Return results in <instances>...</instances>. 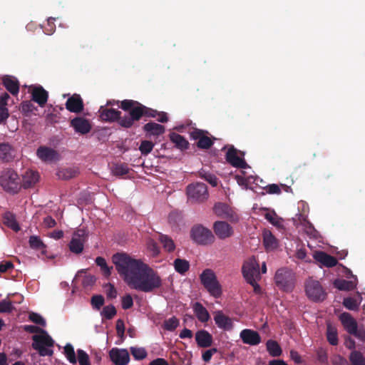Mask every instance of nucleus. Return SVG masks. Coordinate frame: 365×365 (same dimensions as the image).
Instances as JSON below:
<instances>
[{"label": "nucleus", "instance_id": "f257e3e1", "mask_svg": "<svg viewBox=\"0 0 365 365\" xmlns=\"http://www.w3.org/2000/svg\"><path fill=\"white\" fill-rule=\"evenodd\" d=\"M112 261L130 288L147 293L162 286V279L158 273L140 260L125 253H116L113 255Z\"/></svg>", "mask_w": 365, "mask_h": 365}, {"label": "nucleus", "instance_id": "f03ea898", "mask_svg": "<svg viewBox=\"0 0 365 365\" xmlns=\"http://www.w3.org/2000/svg\"><path fill=\"white\" fill-rule=\"evenodd\" d=\"M120 108L128 112V115L120 120L121 127L130 128L142 117L155 118L159 112L148 108L134 100L125 99L120 102Z\"/></svg>", "mask_w": 365, "mask_h": 365}, {"label": "nucleus", "instance_id": "7ed1b4c3", "mask_svg": "<svg viewBox=\"0 0 365 365\" xmlns=\"http://www.w3.org/2000/svg\"><path fill=\"white\" fill-rule=\"evenodd\" d=\"M120 108L128 112V115L120 120L121 127L130 128L142 117L155 118L159 112L148 108L134 100L125 99L120 102Z\"/></svg>", "mask_w": 365, "mask_h": 365}, {"label": "nucleus", "instance_id": "20e7f679", "mask_svg": "<svg viewBox=\"0 0 365 365\" xmlns=\"http://www.w3.org/2000/svg\"><path fill=\"white\" fill-rule=\"evenodd\" d=\"M0 185L6 192L16 194L21 187V180L15 170L6 169L1 173Z\"/></svg>", "mask_w": 365, "mask_h": 365}, {"label": "nucleus", "instance_id": "39448f33", "mask_svg": "<svg viewBox=\"0 0 365 365\" xmlns=\"http://www.w3.org/2000/svg\"><path fill=\"white\" fill-rule=\"evenodd\" d=\"M200 279L202 284L211 296L218 298L222 295V287L212 269L203 270L200 275Z\"/></svg>", "mask_w": 365, "mask_h": 365}, {"label": "nucleus", "instance_id": "423d86ee", "mask_svg": "<svg viewBox=\"0 0 365 365\" xmlns=\"http://www.w3.org/2000/svg\"><path fill=\"white\" fill-rule=\"evenodd\" d=\"M274 282L279 289L286 292H290L294 288V273L288 269H279L274 276Z\"/></svg>", "mask_w": 365, "mask_h": 365}, {"label": "nucleus", "instance_id": "0eeeda50", "mask_svg": "<svg viewBox=\"0 0 365 365\" xmlns=\"http://www.w3.org/2000/svg\"><path fill=\"white\" fill-rule=\"evenodd\" d=\"M187 199L191 202L201 203L207 200L209 192L207 187L202 182H194L186 187Z\"/></svg>", "mask_w": 365, "mask_h": 365}, {"label": "nucleus", "instance_id": "6e6552de", "mask_svg": "<svg viewBox=\"0 0 365 365\" xmlns=\"http://www.w3.org/2000/svg\"><path fill=\"white\" fill-rule=\"evenodd\" d=\"M32 339L34 341L32 347L38 351L40 356H45L53 354V350L47 347H52L54 341L48 334L34 335Z\"/></svg>", "mask_w": 365, "mask_h": 365}, {"label": "nucleus", "instance_id": "1a4fd4ad", "mask_svg": "<svg viewBox=\"0 0 365 365\" xmlns=\"http://www.w3.org/2000/svg\"><path fill=\"white\" fill-rule=\"evenodd\" d=\"M305 292L307 297L313 302H322L326 299L327 293L319 282L309 279L305 283Z\"/></svg>", "mask_w": 365, "mask_h": 365}, {"label": "nucleus", "instance_id": "9d476101", "mask_svg": "<svg viewBox=\"0 0 365 365\" xmlns=\"http://www.w3.org/2000/svg\"><path fill=\"white\" fill-rule=\"evenodd\" d=\"M190 235L196 243L202 245L211 244L215 238L209 229L200 225L193 226L191 230Z\"/></svg>", "mask_w": 365, "mask_h": 365}, {"label": "nucleus", "instance_id": "9b49d317", "mask_svg": "<svg viewBox=\"0 0 365 365\" xmlns=\"http://www.w3.org/2000/svg\"><path fill=\"white\" fill-rule=\"evenodd\" d=\"M209 133L207 130L195 128L190 133V138L195 140H197L196 145L197 147L200 149H208L212 147L214 144V140L207 136Z\"/></svg>", "mask_w": 365, "mask_h": 365}, {"label": "nucleus", "instance_id": "f8f14e48", "mask_svg": "<svg viewBox=\"0 0 365 365\" xmlns=\"http://www.w3.org/2000/svg\"><path fill=\"white\" fill-rule=\"evenodd\" d=\"M246 280H252L259 277V265L255 257L249 258L242 267Z\"/></svg>", "mask_w": 365, "mask_h": 365}, {"label": "nucleus", "instance_id": "ddd939ff", "mask_svg": "<svg viewBox=\"0 0 365 365\" xmlns=\"http://www.w3.org/2000/svg\"><path fill=\"white\" fill-rule=\"evenodd\" d=\"M213 211L219 217L227 219L232 222H236L239 220V217L235 212L229 205L223 202L215 203Z\"/></svg>", "mask_w": 365, "mask_h": 365}, {"label": "nucleus", "instance_id": "4468645a", "mask_svg": "<svg viewBox=\"0 0 365 365\" xmlns=\"http://www.w3.org/2000/svg\"><path fill=\"white\" fill-rule=\"evenodd\" d=\"M239 153L244 155L243 153L237 150L232 145L226 153L225 159L233 167L245 169L249 166L243 158L238 156Z\"/></svg>", "mask_w": 365, "mask_h": 365}, {"label": "nucleus", "instance_id": "2eb2a0df", "mask_svg": "<svg viewBox=\"0 0 365 365\" xmlns=\"http://www.w3.org/2000/svg\"><path fill=\"white\" fill-rule=\"evenodd\" d=\"M100 118L102 121L104 122H115L117 121L118 123L121 126L120 120L123 119L126 115L121 117V112L114 109V108H108L106 106H101L98 110Z\"/></svg>", "mask_w": 365, "mask_h": 365}, {"label": "nucleus", "instance_id": "dca6fc26", "mask_svg": "<svg viewBox=\"0 0 365 365\" xmlns=\"http://www.w3.org/2000/svg\"><path fill=\"white\" fill-rule=\"evenodd\" d=\"M109 356L115 365H127L130 361L129 353L125 349L113 348Z\"/></svg>", "mask_w": 365, "mask_h": 365}, {"label": "nucleus", "instance_id": "f3484780", "mask_svg": "<svg viewBox=\"0 0 365 365\" xmlns=\"http://www.w3.org/2000/svg\"><path fill=\"white\" fill-rule=\"evenodd\" d=\"M213 230L219 239L225 240L234 234L233 228L226 222L216 221L213 225Z\"/></svg>", "mask_w": 365, "mask_h": 365}, {"label": "nucleus", "instance_id": "a211bd4d", "mask_svg": "<svg viewBox=\"0 0 365 365\" xmlns=\"http://www.w3.org/2000/svg\"><path fill=\"white\" fill-rule=\"evenodd\" d=\"M70 125L74 129L75 132L81 135L88 133L91 130L90 121L83 117H76L70 122Z\"/></svg>", "mask_w": 365, "mask_h": 365}, {"label": "nucleus", "instance_id": "6ab92c4d", "mask_svg": "<svg viewBox=\"0 0 365 365\" xmlns=\"http://www.w3.org/2000/svg\"><path fill=\"white\" fill-rule=\"evenodd\" d=\"M240 336L244 344L250 346H255L261 342V336L255 330L245 329L241 331Z\"/></svg>", "mask_w": 365, "mask_h": 365}, {"label": "nucleus", "instance_id": "aec40b11", "mask_svg": "<svg viewBox=\"0 0 365 365\" xmlns=\"http://www.w3.org/2000/svg\"><path fill=\"white\" fill-rule=\"evenodd\" d=\"M214 321L217 327L222 330L230 331L233 328L232 319L222 311H217L214 313Z\"/></svg>", "mask_w": 365, "mask_h": 365}, {"label": "nucleus", "instance_id": "412c9836", "mask_svg": "<svg viewBox=\"0 0 365 365\" xmlns=\"http://www.w3.org/2000/svg\"><path fill=\"white\" fill-rule=\"evenodd\" d=\"M36 155L43 162L58 160L59 158V154L56 150L46 146H40L36 150Z\"/></svg>", "mask_w": 365, "mask_h": 365}, {"label": "nucleus", "instance_id": "4be33fe9", "mask_svg": "<svg viewBox=\"0 0 365 365\" xmlns=\"http://www.w3.org/2000/svg\"><path fill=\"white\" fill-rule=\"evenodd\" d=\"M83 231L78 230L73 236L68 246L71 252L78 255L83 250L84 239Z\"/></svg>", "mask_w": 365, "mask_h": 365}, {"label": "nucleus", "instance_id": "5701e85b", "mask_svg": "<svg viewBox=\"0 0 365 365\" xmlns=\"http://www.w3.org/2000/svg\"><path fill=\"white\" fill-rule=\"evenodd\" d=\"M31 99L38 104L40 107H43L46 104L48 98V93L41 86H35L31 92Z\"/></svg>", "mask_w": 365, "mask_h": 365}, {"label": "nucleus", "instance_id": "b1692460", "mask_svg": "<svg viewBox=\"0 0 365 365\" xmlns=\"http://www.w3.org/2000/svg\"><path fill=\"white\" fill-rule=\"evenodd\" d=\"M66 108L72 113H81L83 110V102L80 95L73 94L66 102Z\"/></svg>", "mask_w": 365, "mask_h": 365}, {"label": "nucleus", "instance_id": "393cba45", "mask_svg": "<svg viewBox=\"0 0 365 365\" xmlns=\"http://www.w3.org/2000/svg\"><path fill=\"white\" fill-rule=\"evenodd\" d=\"M313 257L316 261L327 267H333L336 266L338 262L337 259L334 257L323 251L315 252Z\"/></svg>", "mask_w": 365, "mask_h": 365}, {"label": "nucleus", "instance_id": "a878e982", "mask_svg": "<svg viewBox=\"0 0 365 365\" xmlns=\"http://www.w3.org/2000/svg\"><path fill=\"white\" fill-rule=\"evenodd\" d=\"M2 84L6 89L13 96H16L19 92V82L18 79L9 75H6L2 78Z\"/></svg>", "mask_w": 365, "mask_h": 365}, {"label": "nucleus", "instance_id": "bb28decb", "mask_svg": "<svg viewBox=\"0 0 365 365\" xmlns=\"http://www.w3.org/2000/svg\"><path fill=\"white\" fill-rule=\"evenodd\" d=\"M195 341L198 346L207 348L212 344L213 339L211 334L206 330L202 329L196 332Z\"/></svg>", "mask_w": 365, "mask_h": 365}, {"label": "nucleus", "instance_id": "cd10ccee", "mask_svg": "<svg viewBox=\"0 0 365 365\" xmlns=\"http://www.w3.org/2000/svg\"><path fill=\"white\" fill-rule=\"evenodd\" d=\"M339 319L349 334H352L356 331L357 323L349 313L344 312L341 314Z\"/></svg>", "mask_w": 365, "mask_h": 365}, {"label": "nucleus", "instance_id": "c85d7f7f", "mask_svg": "<svg viewBox=\"0 0 365 365\" xmlns=\"http://www.w3.org/2000/svg\"><path fill=\"white\" fill-rule=\"evenodd\" d=\"M39 175L38 172L31 170H26L22 176L21 187L27 189L34 186L38 181Z\"/></svg>", "mask_w": 365, "mask_h": 365}, {"label": "nucleus", "instance_id": "c756f323", "mask_svg": "<svg viewBox=\"0 0 365 365\" xmlns=\"http://www.w3.org/2000/svg\"><path fill=\"white\" fill-rule=\"evenodd\" d=\"M192 309L196 317L200 322H207L210 319L208 311L200 302H195L192 305Z\"/></svg>", "mask_w": 365, "mask_h": 365}, {"label": "nucleus", "instance_id": "7c9ffc66", "mask_svg": "<svg viewBox=\"0 0 365 365\" xmlns=\"http://www.w3.org/2000/svg\"><path fill=\"white\" fill-rule=\"evenodd\" d=\"M143 130L147 135L159 136L165 133V128L164 125L151 121L145 124Z\"/></svg>", "mask_w": 365, "mask_h": 365}, {"label": "nucleus", "instance_id": "2f4dec72", "mask_svg": "<svg viewBox=\"0 0 365 365\" xmlns=\"http://www.w3.org/2000/svg\"><path fill=\"white\" fill-rule=\"evenodd\" d=\"M14 157V149L8 143H0V160L4 162H9Z\"/></svg>", "mask_w": 365, "mask_h": 365}, {"label": "nucleus", "instance_id": "473e14b6", "mask_svg": "<svg viewBox=\"0 0 365 365\" xmlns=\"http://www.w3.org/2000/svg\"><path fill=\"white\" fill-rule=\"evenodd\" d=\"M169 138L170 141L175 144L176 148L182 151L188 149L190 143L182 135L176 133H171Z\"/></svg>", "mask_w": 365, "mask_h": 365}, {"label": "nucleus", "instance_id": "72a5a7b5", "mask_svg": "<svg viewBox=\"0 0 365 365\" xmlns=\"http://www.w3.org/2000/svg\"><path fill=\"white\" fill-rule=\"evenodd\" d=\"M351 280L345 279L338 280L335 282V286L339 290L350 291L356 288L357 284V277L354 274H351Z\"/></svg>", "mask_w": 365, "mask_h": 365}, {"label": "nucleus", "instance_id": "f704fd0d", "mask_svg": "<svg viewBox=\"0 0 365 365\" xmlns=\"http://www.w3.org/2000/svg\"><path fill=\"white\" fill-rule=\"evenodd\" d=\"M4 223L15 232L20 230V227L16 221V216L11 212H6L3 215Z\"/></svg>", "mask_w": 365, "mask_h": 365}, {"label": "nucleus", "instance_id": "c9c22d12", "mask_svg": "<svg viewBox=\"0 0 365 365\" xmlns=\"http://www.w3.org/2000/svg\"><path fill=\"white\" fill-rule=\"evenodd\" d=\"M267 351L272 357L280 356L282 349L277 341L269 339L266 343Z\"/></svg>", "mask_w": 365, "mask_h": 365}, {"label": "nucleus", "instance_id": "e433bc0d", "mask_svg": "<svg viewBox=\"0 0 365 365\" xmlns=\"http://www.w3.org/2000/svg\"><path fill=\"white\" fill-rule=\"evenodd\" d=\"M158 240L162 244L163 249L168 252H172L175 250V245L170 237L159 233Z\"/></svg>", "mask_w": 365, "mask_h": 365}, {"label": "nucleus", "instance_id": "4c0bfd02", "mask_svg": "<svg viewBox=\"0 0 365 365\" xmlns=\"http://www.w3.org/2000/svg\"><path fill=\"white\" fill-rule=\"evenodd\" d=\"M349 365H365V356L358 350L351 351L349 355Z\"/></svg>", "mask_w": 365, "mask_h": 365}, {"label": "nucleus", "instance_id": "58836bf2", "mask_svg": "<svg viewBox=\"0 0 365 365\" xmlns=\"http://www.w3.org/2000/svg\"><path fill=\"white\" fill-rule=\"evenodd\" d=\"M263 243L266 250H274L277 247V239L269 231L264 232Z\"/></svg>", "mask_w": 365, "mask_h": 365}, {"label": "nucleus", "instance_id": "ea45409f", "mask_svg": "<svg viewBox=\"0 0 365 365\" xmlns=\"http://www.w3.org/2000/svg\"><path fill=\"white\" fill-rule=\"evenodd\" d=\"M173 265L177 272L184 274L190 269V263L185 259L177 258L174 260Z\"/></svg>", "mask_w": 365, "mask_h": 365}, {"label": "nucleus", "instance_id": "a19ab883", "mask_svg": "<svg viewBox=\"0 0 365 365\" xmlns=\"http://www.w3.org/2000/svg\"><path fill=\"white\" fill-rule=\"evenodd\" d=\"M78 173V169L74 168H68L58 170L57 173V175L60 179L70 180L77 176Z\"/></svg>", "mask_w": 365, "mask_h": 365}, {"label": "nucleus", "instance_id": "79ce46f5", "mask_svg": "<svg viewBox=\"0 0 365 365\" xmlns=\"http://www.w3.org/2000/svg\"><path fill=\"white\" fill-rule=\"evenodd\" d=\"M198 175L200 178L204 179L207 182H209L212 187H216L218 184L217 178L215 174L212 173H210L202 169L198 172Z\"/></svg>", "mask_w": 365, "mask_h": 365}, {"label": "nucleus", "instance_id": "37998d69", "mask_svg": "<svg viewBox=\"0 0 365 365\" xmlns=\"http://www.w3.org/2000/svg\"><path fill=\"white\" fill-rule=\"evenodd\" d=\"M29 243L31 248L40 250L42 253H44L46 246L39 237L36 235L31 236L29 237Z\"/></svg>", "mask_w": 365, "mask_h": 365}, {"label": "nucleus", "instance_id": "c03bdc74", "mask_svg": "<svg viewBox=\"0 0 365 365\" xmlns=\"http://www.w3.org/2000/svg\"><path fill=\"white\" fill-rule=\"evenodd\" d=\"M327 339L331 345L336 346L339 343L337 330L331 324L327 325Z\"/></svg>", "mask_w": 365, "mask_h": 365}, {"label": "nucleus", "instance_id": "a18cd8bd", "mask_svg": "<svg viewBox=\"0 0 365 365\" xmlns=\"http://www.w3.org/2000/svg\"><path fill=\"white\" fill-rule=\"evenodd\" d=\"M358 298L359 299L353 297L344 298L343 301V305L349 310H357L361 300V297L358 295Z\"/></svg>", "mask_w": 365, "mask_h": 365}, {"label": "nucleus", "instance_id": "49530a36", "mask_svg": "<svg viewBox=\"0 0 365 365\" xmlns=\"http://www.w3.org/2000/svg\"><path fill=\"white\" fill-rule=\"evenodd\" d=\"M96 264L101 267V270L106 277H108L111 274L112 267H108L106 259L102 257H97L96 259Z\"/></svg>", "mask_w": 365, "mask_h": 365}, {"label": "nucleus", "instance_id": "de8ad7c7", "mask_svg": "<svg viewBox=\"0 0 365 365\" xmlns=\"http://www.w3.org/2000/svg\"><path fill=\"white\" fill-rule=\"evenodd\" d=\"M130 351L135 360H142L148 356L147 351L143 347L131 346Z\"/></svg>", "mask_w": 365, "mask_h": 365}, {"label": "nucleus", "instance_id": "09e8293b", "mask_svg": "<svg viewBox=\"0 0 365 365\" xmlns=\"http://www.w3.org/2000/svg\"><path fill=\"white\" fill-rule=\"evenodd\" d=\"M178 325L179 320L176 317H173L164 321L163 327L165 330L173 331L178 327Z\"/></svg>", "mask_w": 365, "mask_h": 365}, {"label": "nucleus", "instance_id": "8fccbe9b", "mask_svg": "<svg viewBox=\"0 0 365 365\" xmlns=\"http://www.w3.org/2000/svg\"><path fill=\"white\" fill-rule=\"evenodd\" d=\"M64 354L70 363L75 364L77 362L74 349L71 344H67L64 346Z\"/></svg>", "mask_w": 365, "mask_h": 365}, {"label": "nucleus", "instance_id": "3c124183", "mask_svg": "<svg viewBox=\"0 0 365 365\" xmlns=\"http://www.w3.org/2000/svg\"><path fill=\"white\" fill-rule=\"evenodd\" d=\"M154 143L150 140H142L139 147V150L143 155L149 154L154 147Z\"/></svg>", "mask_w": 365, "mask_h": 365}, {"label": "nucleus", "instance_id": "603ef678", "mask_svg": "<svg viewBox=\"0 0 365 365\" xmlns=\"http://www.w3.org/2000/svg\"><path fill=\"white\" fill-rule=\"evenodd\" d=\"M15 309L12 302L4 299L0 301V314L1 313H11Z\"/></svg>", "mask_w": 365, "mask_h": 365}, {"label": "nucleus", "instance_id": "864d4df0", "mask_svg": "<svg viewBox=\"0 0 365 365\" xmlns=\"http://www.w3.org/2000/svg\"><path fill=\"white\" fill-rule=\"evenodd\" d=\"M113 173L115 176H123L129 172V168L125 163L116 164L113 168Z\"/></svg>", "mask_w": 365, "mask_h": 365}, {"label": "nucleus", "instance_id": "5fc2aeb1", "mask_svg": "<svg viewBox=\"0 0 365 365\" xmlns=\"http://www.w3.org/2000/svg\"><path fill=\"white\" fill-rule=\"evenodd\" d=\"M117 311L113 305H108L103 307L101 314L106 319H111L116 314Z\"/></svg>", "mask_w": 365, "mask_h": 365}, {"label": "nucleus", "instance_id": "6e6d98bb", "mask_svg": "<svg viewBox=\"0 0 365 365\" xmlns=\"http://www.w3.org/2000/svg\"><path fill=\"white\" fill-rule=\"evenodd\" d=\"M34 109H36L33 103L30 101H23L21 103L20 110L22 113L26 115H29V114L34 111Z\"/></svg>", "mask_w": 365, "mask_h": 365}, {"label": "nucleus", "instance_id": "4d7b16f0", "mask_svg": "<svg viewBox=\"0 0 365 365\" xmlns=\"http://www.w3.org/2000/svg\"><path fill=\"white\" fill-rule=\"evenodd\" d=\"M332 365H349L346 358L339 354H334L331 357Z\"/></svg>", "mask_w": 365, "mask_h": 365}, {"label": "nucleus", "instance_id": "13d9d810", "mask_svg": "<svg viewBox=\"0 0 365 365\" xmlns=\"http://www.w3.org/2000/svg\"><path fill=\"white\" fill-rule=\"evenodd\" d=\"M78 361L80 365H90L88 354L82 349L77 350Z\"/></svg>", "mask_w": 365, "mask_h": 365}, {"label": "nucleus", "instance_id": "bf43d9fd", "mask_svg": "<svg viewBox=\"0 0 365 365\" xmlns=\"http://www.w3.org/2000/svg\"><path fill=\"white\" fill-rule=\"evenodd\" d=\"M302 227H303L304 232L310 237H313V238L317 237L318 232L310 222H307L305 225H302Z\"/></svg>", "mask_w": 365, "mask_h": 365}, {"label": "nucleus", "instance_id": "052dcab7", "mask_svg": "<svg viewBox=\"0 0 365 365\" xmlns=\"http://www.w3.org/2000/svg\"><path fill=\"white\" fill-rule=\"evenodd\" d=\"M104 298L102 295H93L91 297V304L93 308L100 309L104 304Z\"/></svg>", "mask_w": 365, "mask_h": 365}, {"label": "nucleus", "instance_id": "680f3d73", "mask_svg": "<svg viewBox=\"0 0 365 365\" xmlns=\"http://www.w3.org/2000/svg\"><path fill=\"white\" fill-rule=\"evenodd\" d=\"M265 219L274 226H279L280 225V219L278 218L274 211L272 212H267L264 215Z\"/></svg>", "mask_w": 365, "mask_h": 365}, {"label": "nucleus", "instance_id": "e2e57ef3", "mask_svg": "<svg viewBox=\"0 0 365 365\" xmlns=\"http://www.w3.org/2000/svg\"><path fill=\"white\" fill-rule=\"evenodd\" d=\"M29 320L33 322L35 324H39L41 326L44 327L46 325L45 319L38 314L31 312L29 316Z\"/></svg>", "mask_w": 365, "mask_h": 365}, {"label": "nucleus", "instance_id": "0e129e2a", "mask_svg": "<svg viewBox=\"0 0 365 365\" xmlns=\"http://www.w3.org/2000/svg\"><path fill=\"white\" fill-rule=\"evenodd\" d=\"M148 249L152 252L153 256H157L160 253V248L157 244V242L153 240L149 239L147 242Z\"/></svg>", "mask_w": 365, "mask_h": 365}, {"label": "nucleus", "instance_id": "69168bd1", "mask_svg": "<svg viewBox=\"0 0 365 365\" xmlns=\"http://www.w3.org/2000/svg\"><path fill=\"white\" fill-rule=\"evenodd\" d=\"M122 308L123 309H129L133 306V300L130 294H126L122 297Z\"/></svg>", "mask_w": 365, "mask_h": 365}, {"label": "nucleus", "instance_id": "338daca9", "mask_svg": "<svg viewBox=\"0 0 365 365\" xmlns=\"http://www.w3.org/2000/svg\"><path fill=\"white\" fill-rule=\"evenodd\" d=\"M294 225L297 227L299 225H304L309 221L307 220V217L303 214L298 213L296 215L295 218L293 219Z\"/></svg>", "mask_w": 365, "mask_h": 365}, {"label": "nucleus", "instance_id": "774afa93", "mask_svg": "<svg viewBox=\"0 0 365 365\" xmlns=\"http://www.w3.org/2000/svg\"><path fill=\"white\" fill-rule=\"evenodd\" d=\"M106 296L108 299H113L117 297V290L114 285L108 283L106 285Z\"/></svg>", "mask_w": 365, "mask_h": 365}]
</instances>
